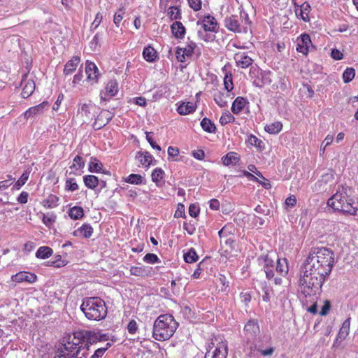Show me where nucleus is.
Returning a JSON list of instances; mask_svg holds the SVG:
<instances>
[{
    "label": "nucleus",
    "mask_w": 358,
    "mask_h": 358,
    "mask_svg": "<svg viewBox=\"0 0 358 358\" xmlns=\"http://www.w3.org/2000/svg\"><path fill=\"white\" fill-rule=\"evenodd\" d=\"M56 215L53 213L43 214L42 222L48 227H50L56 221Z\"/></svg>",
    "instance_id": "3c124183"
},
{
    "label": "nucleus",
    "mask_w": 358,
    "mask_h": 358,
    "mask_svg": "<svg viewBox=\"0 0 358 358\" xmlns=\"http://www.w3.org/2000/svg\"><path fill=\"white\" fill-rule=\"evenodd\" d=\"M167 16L171 20L181 19L180 10L177 6H170L167 10Z\"/></svg>",
    "instance_id": "09e8293b"
},
{
    "label": "nucleus",
    "mask_w": 358,
    "mask_h": 358,
    "mask_svg": "<svg viewBox=\"0 0 358 358\" xmlns=\"http://www.w3.org/2000/svg\"><path fill=\"white\" fill-rule=\"evenodd\" d=\"M234 120L235 117L229 111L227 110L222 114L220 118V123L224 126L228 123L234 122Z\"/></svg>",
    "instance_id": "5fc2aeb1"
},
{
    "label": "nucleus",
    "mask_w": 358,
    "mask_h": 358,
    "mask_svg": "<svg viewBox=\"0 0 358 358\" xmlns=\"http://www.w3.org/2000/svg\"><path fill=\"white\" fill-rule=\"evenodd\" d=\"M215 33L209 32L208 31H205L204 29L199 30L197 31V35L199 39L205 41V42H213L215 40Z\"/></svg>",
    "instance_id": "a19ab883"
},
{
    "label": "nucleus",
    "mask_w": 358,
    "mask_h": 358,
    "mask_svg": "<svg viewBox=\"0 0 358 358\" xmlns=\"http://www.w3.org/2000/svg\"><path fill=\"white\" fill-rule=\"evenodd\" d=\"M37 276L34 273L27 271H20L11 276V280L15 282H27L33 283L36 282Z\"/></svg>",
    "instance_id": "a211bd4d"
},
{
    "label": "nucleus",
    "mask_w": 358,
    "mask_h": 358,
    "mask_svg": "<svg viewBox=\"0 0 358 358\" xmlns=\"http://www.w3.org/2000/svg\"><path fill=\"white\" fill-rule=\"evenodd\" d=\"M196 44L188 38L185 47L180 48L178 47L176 56V59L180 62H185L188 58L192 56L194 50L196 48Z\"/></svg>",
    "instance_id": "1a4fd4ad"
},
{
    "label": "nucleus",
    "mask_w": 358,
    "mask_h": 358,
    "mask_svg": "<svg viewBox=\"0 0 358 358\" xmlns=\"http://www.w3.org/2000/svg\"><path fill=\"white\" fill-rule=\"evenodd\" d=\"M189 7L194 11H199L201 9V0H187Z\"/></svg>",
    "instance_id": "69168bd1"
},
{
    "label": "nucleus",
    "mask_w": 358,
    "mask_h": 358,
    "mask_svg": "<svg viewBox=\"0 0 358 358\" xmlns=\"http://www.w3.org/2000/svg\"><path fill=\"white\" fill-rule=\"evenodd\" d=\"M350 327V317L347 318L343 323L341 328L339 330L338 336L341 339H345L349 334Z\"/></svg>",
    "instance_id": "79ce46f5"
},
{
    "label": "nucleus",
    "mask_w": 358,
    "mask_h": 358,
    "mask_svg": "<svg viewBox=\"0 0 358 358\" xmlns=\"http://www.w3.org/2000/svg\"><path fill=\"white\" fill-rule=\"evenodd\" d=\"M79 188L76 180L73 178H69L66 179L64 189L68 192H74Z\"/></svg>",
    "instance_id": "8fccbe9b"
},
{
    "label": "nucleus",
    "mask_w": 358,
    "mask_h": 358,
    "mask_svg": "<svg viewBox=\"0 0 358 358\" xmlns=\"http://www.w3.org/2000/svg\"><path fill=\"white\" fill-rule=\"evenodd\" d=\"M224 89L230 92L234 88L231 74H226L224 78Z\"/></svg>",
    "instance_id": "e2e57ef3"
},
{
    "label": "nucleus",
    "mask_w": 358,
    "mask_h": 358,
    "mask_svg": "<svg viewBox=\"0 0 358 358\" xmlns=\"http://www.w3.org/2000/svg\"><path fill=\"white\" fill-rule=\"evenodd\" d=\"M171 30L175 38L178 39L185 38L186 29L182 22L179 21L174 22L171 26Z\"/></svg>",
    "instance_id": "393cba45"
},
{
    "label": "nucleus",
    "mask_w": 358,
    "mask_h": 358,
    "mask_svg": "<svg viewBox=\"0 0 358 358\" xmlns=\"http://www.w3.org/2000/svg\"><path fill=\"white\" fill-rule=\"evenodd\" d=\"M271 72L269 71H261L257 78L253 81V84L258 87H262L264 85L271 84Z\"/></svg>",
    "instance_id": "6ab92c4d"
},
{
    "label": "nucleus",
    "mask_w": 358,
    "mask_h": 358,
    "mask_svg": "<svg viewBox=\"0 0 358 358\" xmlns=\"http://www.w3.org/2000/svg\"><path fill=\"white\" fill-rule=\"evenodd\" d=\"M282 129V124L279 122H274L270 124H267L264 127V129L266 132H268L270 134H278L280 132V131Z\"/></svg>",
    "instance_id": "72a5a7b5"
},
{
    "label": "nucleus",
    "mask_w": 358,
    "mask_h": 358,
    "mask_svg": "<svg viewBox=\"0 0 358 358\" xmlns=\"http://www.w3.org/2000/svg\"><path fill=\"white\" fill-rule=\"evenodd\" d=\"M244 331L248 338H253L259 333V327L257 322L250 320L244 327Z\"/></svg>",
    "instance_id": "412c9836"
},
{
    "label": "nucleus",
    "mask_w": 358,
    "mask_h": 358,
    "mask_svg": "<svg viewBox=\"0 0 358 358\" xmlns=\"http://www.w3.org/2000/svg\"><path fill=\"white\" fill-rule=\"evenodd\" d=\"M85 73L87 76V80L91 82L92 84L98 82L100 76L99 71L96 65L90 61H87L85 63Z\"/></svg>",
    "instance_id": "ddd939ff"
},
{
    "label": "nucleus",
    "mask_w": 358,
    "mask_h": 358,
    "mask_svg": "<svg viewBox=\"0 0 358 358\" xmlns=\"http://www.w3.org/2000/svg\"><path fill=\"white\" fill-rule=\"evenodd\" d=\"M355 76V71L353 68H347L343 73L344 83H348L352 80Z\"/></svg>",
    "instance_id": "bf43d9fd"
},
{
    "label": "nucleus",
    "mask_w": 358,
    "mask_h": 358,
    "mask_svg": "<svg viewBox=\"0 0 358 358\" xmlns=\"http://www.w3.org/2000/svg\"><path fill=\"white\" fill-rule=\"evenodd\" d=\"M200 213L199 207L195 203H192L189 206V214L192 217H196Z\"/></svg>",
    "instance_id": "338daca9"
},
{
    "label": "nucleus",
    "mask_w": 358,
    "mask_h": 358,
    "mask_svg": "<svg viewBox=\"0 0 358 358\" xmlns=\"http://www.w3.org/2000/svg\"><path fill=\"white\" fill-rule=\"evenodd\" d=\"M198 26L205 31H208L212 33H217L218 30V23L217 20L212 15L208 14L205 15L202 18L196 22Z\"/></svg>",
    "instance_id": "9d476101"
},
{
    "label": "nucleus",
    "mask_w": 358,
    "mask_h": 358,
    "mask_svg": "<svg viewBox=\"0 0 358 358\" xmlns=\"http://www.w3.org/2000/svg\"><path fill=\"white\" fill-rule=\"evenodd\" d=\"M222 164L229 166L230 165H236L240 161L238 154L234 152H229L222 157Z\"/></svg>",
    "instance_id": "c85d7f7f"
},
{
    "label": "nucleus",
    "mask_w": 358,
    "mask_h": 358,
    "mask_svg": "<svg viewBox=\"0 0 358 358\" xmlns=\"http://www.w3.org/2000/svg\"><path fill=\"white\" fill-rule=\"evenodd\" d=\"M83 182L89 189H94L99 184V179L94 175H86L83 177Z\"/></svg>",
    "instance_id": "c9c22d12"
},
{
    "label": "nucleus",
    "mask_w": 358,
    "mask_h": 358,
    "mask_svg": "<svg viewBox=\"0 0 358 358\" xmlns=\"http://www.w3.org/2000/svg\"><path fill=\"white\" fill-rule=\"evenodd\" d=\"M111 346L110 343H107L103 347L98 348L91 358H101L105 352Z\"/></svg>",
    "instance_id": "680f3d73"
},
{
    "label": "nucleus",
    "mask_w": 358,
    "mask_h": 358,
    "mask_svg": "<svg viewBox=\"0 0 358 358\" xmlns=\"http://www.w3.org/2000/svg\"><path fill=\"white\" fill-rule=\"evenodd\" d=\"M118 92V84L115 80L108 81L103 90L100 92V99L101 101H107L110 98L115 96Z\"/></svg>",
    "instance_id": "9b49d317"
},
{
    "label": "nucleus",
    "mask_w": 358,
    "mask_h": 358,
    "mask_svg": "<svg viewBox=\"0 0 358 358\" xmlns=\"http://www.w3.org/2000/svg\"><path fill=\"white\" fill-rule=\"evenodd\" d=\"M85 166V161L80 156H76L73 160V164L70 166V169L73 170L70 173L76 174V171L81 170Z\"/></svg>",
    "instance_id": "58836bf2"
},
{
    "label": "nucleus",
    "mask_w": 358,
    "mask_h": 358,
    "mask_svg": "<svg viewBox=\"0 0 358 358\" xmlns=\"http://www.w3.org/2000/svg\"><path fill=\"white\" fill-rule=\"evenodd\" d=\"M334 184V174L332 171L329 170L322 175L321 178L315 183L313 191L322 192L327 191Z\"/></svg>",
    "instance_id": "6e6552de"
},
{
    "label": "nucleus",
    "mask_w": 358,
    "mask_h": 358,
    "mask_svg": "<svg viewBox=\"0 0 358 358\" xmlns=\"http://www.w3.org/2000/svg\"><path fill=\"white\" fill-rule=\"evenodd\" d=\"M227 354V342L222 336L218 335L212 338L205 358H226Z\"/></svg>",
    "instance_id": "423d86ee"
},
{
    "label": "nucleus",
    "mask_w": 358,
    "mask_h": 358,
    "mask_svg": "<svg viewBox=\"0 0 358 358\" xmlns=\"http://www.w3.org/2000/svg\"><path fill=\"white\" fill-rule=\"evenodd\" d=\"M311 44L310 37L308 34H301L296 39V50L304 55H307Z\"/></svg>",
    "instance_id": "f8f14e48"
},
{
    "label": "nucleus",
    "mask_w": 358,
    "mask_h": 358,
    "mask_svg": "<svg viewBox=\"0 0 358 358\" xmlns=\"http://www.w3.org/2000/svg\"><path fill=\"white\" fill-rule=\"evenodd\" d=\"M320 293H319V294L315 296V299H314L313 296H306L304 295V296H305L306 298H307V297H310V302H313V305H312V306H310V307H308V308H307V310H308L309 313H313V314H315V313H317V303H316V302H315V300L317 299V297H318V296L320 295Z\"/></svg>",
    "instance_id": "0e129e2a"
},
{
    "label": "nucleus",
    "mask_w": 358,
    "mask_h": 358,
    "mask_svg": "<svg viewBox=\"0 0 358 358\" xmlns=\"http://www.w3.org/2000/svg\"><path fill=\"white\" fill-rule=\"evenodd\" d=\"M48 103L47 101H43L37 106L28 108L24 113V117L25 119L28 120L31 117L42 115L44 111L48 109Z\"/></svg>",
    "instance_id": "f3484780"
},
{
    "label": "nucleus",
    "mask_w": 358,
    "mask_h": 358,
    "mask_svg": "<svg viewBox=\"0 0 358 358\" xmlns=\"http://www.w3.org/2000/svg\"><path fill=\"white\" fill-rule=\"evenodd\" d=\"M29 176V171H24L21 177L17 180V182L15 183L13 188L15 189H20L22 185H24L26 182L27 181Z\"/></svg>",
    "instance_id": "13d9d810"
},
{
    "label": "nucleus",
    "mask_w": 358,
    "mask_h": 358,
    "mask_svg": "<svg viewBox=\"0 0 358 358\" xmlns=\"http://www.w3.org/2000/svg\"><path fill=\"white\" fill-rule=\"evenodd\" d=\"M201 128L208 133H215L216 127L215 124L208 118L204 117L201 121Z\"/></svg>",
    "instance_id": "4c0bfd02"
},
{
    "label": "nucleus",
    "mask_w": 358,
    "mask_h": 358,
    "mask_svg": "<svg viewBox=\"0 0 358 358\" xmlns=\"http://www.w3.org/2000/svg\"><path fill=\"white\" fill-rule=\"evenodd\" d=\"M125 14V8L122 6L120 7L114 14L113 22L117 27H120V22H122Z\"/></svg>",
    "instance_id": "603ef678"
},
{
    "label": "nucleus",
    "mask_w": 358,
    "mask_h": 358,
    "mask_svg": "<svg viewBox=\"0 0 358 358\" xmlns=\"http://www.w3.org/2000/svg\"><path fill=\"white\" fill-rule=\"evenodd\" d=\"M250 22L248 13L241 12L240 15H231L224 19L225 27L233 32H247Z\"/></svg>",
    "instance_id": "0eeeda50"
},
{
    "label": "nucleus",
    "mask_w": 358,
    "mask_h": 358,
    "mask_svg": "<svg viewBox=\"0 0 358 358\" xmlns=\"http://www.w3.org/2000/svg\"><path fill=\"white\" fill-rule=\"evenodd\" d=\"M58 201L59 198L55 195L51 194L43 201V206L45 208H54L59 205Z\"/></svg>",
    "instance_id": "49530a36"
},
{
    "label": "nucleus",
    "mask_w": 358,
    "mask_h": 358,
    "mask_svg": "<svg viewBox=\"0 0 358 358\" xmlns=\"http://www.w3.org/2000/svg\"><path fill=\"white\" fill-rule=\"evenodd\" d=\"M165 175L164 171L161 168H156L152 172V180L159 186V183L162 182Z\"/></svg>",
    "instance_id": "37998d69"
},
{
    "label": "nucleus",
    "mask_w": 358,
    "mask_h": 358,
    "mask_svg": "<svg viewBox=\"0 0 358 358\" xmlns=\"http://www.w3.org/2000/svg\"><path fill=\"white\" fill-rule=\"evenodd\" d=\"M124 181L133 185H141L143 183V178L139 174L131 173L124 178Z\"/></svg>",
    "instance_id": "c03bdc74"
},
{
    "label": "nucleus",
    "mask_w": 358,
    "mask_h": 358,
    "mask_svg": "<svg viewBox=\"0 0 358 358\" xmlns=\"http://www.w3.org/2000/svg\"><path fill=\"white\" fill-rule=\"evenodd\" d=\"M80 335L81 333L78 332L73 334V338L69 336L67 341L56 352L54 358H78L80 350Z\"/></svg>",
    "instance_id": "39448f33"
},
{
    "label": "nucleus",
    "mask_w": 358,
    "mask_h": 358,
    "mask_svg": "<svg viewBox=\"0 0 358 358\" xmlns=\"http://www.w3.org/2000/svg\"><path fill=\"white\" fill-rule=\"evenodd\" d=\"M103 168L102 163L95 157H91L89 163V171L92 173H99Z\"/></svg>",
    "instance_id": "ea45409f"
},
{
    "label": "nucleus",
    "mask_w": 358,
    "mask_h": 358,
    "mask_svg": "<svg viewBox=\"0 0 358 358\" xmlns=\"http://www.w3.org/2000/svg\"><path fill=\"white\" fill-rule=\"evenodd\" d=\"M196 104L193 102H182L177 108V111L180 115H186L195 111Z\"/></svg>",
    "instance_id": "bb28decb"
},
{
    "label": "nucleus",
    "mask_w": 358,
    "mask_h": 358,
    "mask_svg": "<svg viewBox=\"0 0 358 358\" xmlns=\"http://www.w3.org/2000/svg\"><path fill=\"white\" fill-rule=\"evenodd\" d=\"M215 102L221 108L227 106L229 99H231L230 92H217L213 95Z\"/></svg>",
    "instance_id": "4be33fe9"
},
{
    "label": "nucleus",
    "mask_w": 358,
    "mask_h": 358,
    "mask_svg": "<svg viewBox=\"0 0 358 358\" xmlns=\"http://www.w3.org/2000/svg\"><path fill=\"white\" fill-rule=\"evenodd\" d=\"M144 262L147 264H154L156 263H159L161 261L159 258L153 253H148L143 258Z\"/></svg>",
    "instance_id": "052dcab7"
},
{
    "label": "nucleus",
    "mask_w": 358,
    "mask_h": 358,
    "mask_svg": "<svg viewBox=\"0 0 358 358\" xmlns=\"http://www.w3.org/2000/svg\"><path fill=\"white\" fill-rule=\"evenodd\" d=\"M259 294L262 295V301L264 302H269L274 296L273 288L266 282L261 283Z\"/></svg>",
    "instance_id": "a878e982"
},
{
    "label": "nucleus",
    "mask_w": 358,
    "mask_h": 358,
    "mask_svg": "<svg viewBox=\"0 0 358 358\" xmlns=\"http://www.w3.org/2000/svg\"><path fill=\"white\" fill-rule=\"evenodd\" d=\"M198 259V255L194 249L191 248L184 255V260L187 263H194Z\"/></svg>",
    "instance_id": "864d4df0"
},
{
    "label": "nucleus",
    "mask_w": 358,
    "mask_h": 358,
    "mask_svg": "<svg viewBox=\"0 0 358 358\" xmlns=\"http://www.w3.org/2000/svg\"><path fill=\"white\" fill-rule=\"evenodd\" d=\"M22 87V96L26 99L30 96L36 88V85L32 79H29L27 75H24L21 81Z\"/></svg>",
    "instance_id": "4468645a"
},
{
    "label": "nucleus",
    "mask_w": 358,
    "mask_h": 358,
    "mask_svg": "<svg viewBox=\"0 0 358 358\" xmlns=\"http://www.w3.org/2000/svg\"><path fill=\"white\" fill-rule=\"evenodd\" d=\"M129 271L132 275L145 278L151 275L152 268L139 264L131 266Z\"/></svg>",
    "instance_id": "aec40b11"
},
{
    "label": "nucleus",
    "mask_w": 358,
    "mask_h": 358,
    "mask_svg": "<svg viewBox=\"0 0 358 358\" xmlns=\"http://www.w3.org/2000/svg\"><path fill=\"white\" fill-rule=\"evenodd\" d=\"M247 103L246 99L242 96H238L232 103L231 111L234 114H238L245 106Z\"/></svg>",
    "instance_id": "7c9ffc66"
},
{
    "label": "nucleus",
    "mask_w": 358,
    "mask_h": 358,
    "mask_svg": "<svg viewBox=\"0 0 358 358\" xmlns=\"http://www.w3.org/2000/svg\"><path fill=\"white\" fill-rule=\"evenodd\" d=\"M310 6L305 2L299 8H296L295 12L298 17H301L303 21L308 22L309 20V13L310 11Z\"/></svg>",
    "instance_id": "c756f323"
},
{
    "label": "nucleus",
    "mask_w": 358,
    "mask_h": 358,
    "mask_svg": "<svg viewBox=\"0 0 358 358\" xmlns=\"http://www.w3.org/2000/svg\"><path fill=\"white\" fill-rule=\"evenodd\" d=\"M157 56V52L152 47L148 45L144 48L143 50V57L147 62H152L155 61Z\"/></svg>",
    "instance_id": "f704fd0d"
},
{
    "label": "nucleus",
    "mask_w": 358,
    "mask_h": 358,
    "mask_svg": "<svg viewBox=\"0 0 358 358\" xmlns=\"http://www.w3.org/2000/svg\"><path fill=\"white\" fill-rule=\"evenodd\" d=\"M258 262L260 266H263L264 270L266 268H273L274 267V261L268 255L258 258Z\"/></svg>",
    "instance_id": "de8ad7c7"
},
{
    "label": "nucleus",
    "mask_w": 358,
    "mask_h": 358,
    "mask_svg": "<svg viewBox=\"0 0 358 358\" xmlns=\"http://www.w3.org/2000/svg\"><path fill=\"white\" fill-rule=\"evenodd\" d=\"M69 215L73 220H78L83 217L84 210L82 207L74 206L70 208Z\"/></svg>",
    "instance_id": "a18cd8bd"
},
{
    "label": "nucleus",
    "mask_w": 358,
    "mask_h": 358,
    "mask_svg": "<svg viewBox=\"0 0 358 358\" xmlns=\"http://www.w3.org/2000/svg\"><path fill=\"white\" fill-rule=\"evenodd\" d=\"M78 230L85 238H90L93 233V229L89 224H83Z\"/></svg>",
    "instance_id": "4d7b16f0"
},
{
    "label": "nucleus",
    "mask_w": 358,
    "mask_h": 358,
    "mask_svg": "<svg viewBox=\"0 0 358 358\" xmlns=\"http://www.w3.org/2000/svg\"><path fill=\"white\" fill-rule=\"evenodd\" d=\"M178 322L170 314L160 315L155 321L152 329L153 338L159 341L171 338L178 327Z\"/></svg>",
    "instance_id": "7ed1b4c3"
},
{
    "label": "nucleus",
    "mask_w": 358,
    "mask_h": 358,
    "mask_svg": "<svg viewBox=\"0 0 358 358\" xmlns=\"http://www.w3.org/2000/svg\"><path fill=\"white\" fill-rule=\"evenodd\" d=\"M247 143L255 147H260L262 141L254 135H250L247 139Z\"/></svg>",
    "instance_id": "774afa93"
},
{
    "label": "nucleus",
    "mask_w": 358,
    "mask_h": 358,
    "mask_svg": "<svg viewBox=\"0 0 358 358\" xmlns=\"http://www.w3.org/2000/svg\"><path fill=\"white\" fill-rule=\"evenodd\" d=\"M114 115L108 110H102L97 115L94 127L99 129L106 125L113 117Z\"/></svg>",
    "instance_id": "2eb2a0df"
},
{
    "label": "nucleus",
    "mask_w": 358,
    "mask_h": 358,
    "mask_svg": "<svg viewBox=\"0 0 358 358\" xmlns=\"http://www.w3.org/2000/svg\"><path fill=\"white\" fill-rule=\"evenodd\" d=\"M328 206L334 210L355 215L358 211V202L351 196V190L348 187L338 186L334 193L327 201Z\"/></svg>",
    "instance_id": "f03ea898"
},
{
    "label": "nucleus",
    "mask_w": 358,
    "mask_h": 358,
    "mask_svg": "<svg viewBox=\"0 0 358 358\" xmlns=\"http://www.w3.org/2000/svg\"><path fill=\"white\" fill-rule=\"evenodd\" d=\"M66 264V262L62 259L61 255H56L55 260H50L48 262L47 265L54 266L57 268L64 266Z\"/></svg>",
    "instance_id": "6e6d98bb"
},
{
    "label": "nucleus",
    "mask_w": 358,
    "mask_h": 358,
    "mask_svg": "<svg viewBox=\"0 0 358 358\" xmlns=\"http://www.w3.org/2000/svg\"><path fill=\"white\" fill-rule=\"evenodd\" d=\"M288 263L285 258L278 259L276 265V271L280 275H285L288 273Z\"/></svg>",
    "instance_id": "e433bc0d"
},
{
    "label": "nucleus",
    "mask_w": 358,
    "mask_h": 358,
    "mask_svg": "<svg viewBox=\"0 0 358 358\" xmlns=\"http://www.w3.org/2000/svg\"><path fill=\"white\" fill-rule=\"evenodd\" d=\"M80 62V57L79 56H73L70 60H69L64 65L63 70L65 76L72 74Z\"/></svg>",
    "instance_id": "5701e85b"
},
{
    "label": "nucleus",
    "mask_w": 358,
    "mask_h": 358,
    "mask_svg": "<svg viewBox=\"0 0 358 358\" xmlns=\"http://www.w3.org/2000/svg\"><path fill=\"white\" fill-rule=\"evenodd\" d=\"M234 59L238 67L246 69L252 64V59L245 52H238L234 54Z\"/></svg>",
    "instance_id": "dca6fc26"
},
{
    "label": "nucleus",
    "mask_w": 358,
    "mask_h": 358,
    "mask_svg": "<svg viewBox=\"0 0 358 358\" xmlns=\"http://www.w3.org/2000/svg\"><path fill=\"white\" fill-rule=\"evenodd\" d=\"M335 264L334 251L326 247L311 248L302 266L299 285L302 294L314 299L331 273Z\"/></svg>",
    "instance_id": "f257e3e1"
},
{
    "label": "nucleus",
    "mask_w": 358,
    "mask_h": 358,
    "mask_svg": "<svg viewBox=\"0 0 358 358\" xmlns=\"http://www.w3.org/2000/svg\"><path fill=\"white\" fill-rule=\"evenodd\" d=\"M136 159L140 162V164L144 167H149L153 160L152 155L145 151V152H138L136 155Z\"/></svg>",
    "instance_id": "cd10ccee"
},
{
    "label": "nucleus",
    "mask_w": 358,
    "mask_h": 358,
    "mask_svg": "<svg viewBox=\"0 0 358 358\" xmlns=\"http://www.w3.org/2000/svg\"><path fill=\"white\" fill-rule=\"evenodd\" d=\"M80 310L85 317L92 321H101L106 318L108 308L100 297H87L83 299Z\"/></svg>",
    "instance_id": "20e7f679"
},
{
    "label": "nucleus",
    "mask_w": 358,
    "mask_h": 358,
    "mask_svg": "<svg viewBox=\"0 0 358 358\" xmlns=\"http://www.w3.org/2000/svg\"><path fill=\"white\" fill-rule=\"evenodd\" d=\"M106 336V335L105 334H101V333L92 331H87L85 333V337L90 343L105 341Z\"/></svg>",
    "instance_id": "2f4dec72"
},
{
    "label": "nucleus",
    "mask_w": 358,
    "mask_h": 358,
    "mask_svg": "<svg viewBox=\"0 0 358 358\" xmlns=\"http://www.w3.org/2000/svg\"><path fill=\"white\" fill-rule=\"evenodd\" d=\"M95 108V104H94L91 101H89L88 102L80 103L78 113H81L82 115H85L87 118H92L91 112L94 110Z\"/></svg>",
    "instance_id": "b1692460"
},
{
    "label": "nucleus",
    "mask_w": 358,
    "mask_h": 358,
    "mask_svg": "<svg viewBox=\"0 0 358 358\" xmlns=\"http://www.w3.org/2000/svg\"><path fill=\"white\" fill-rule=\"evenodd\" d=\"M52 254L53 250L51 248L48 246H41L37 250L36 257L38 259H45L51 257Z\"/></svg>",
    "instance_id": "473e14b6"
}]
</instances>
